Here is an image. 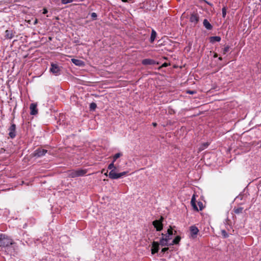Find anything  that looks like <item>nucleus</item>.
Segmentation results:
<instances>
[{
	"label": "nucleus",
	"mask_w": 261,
	"mask_h": 261,
	"mask_svg": "<svg viewBox=\"0 0 261 261\" xmlns=\"http://www.w3.org/2000/svg\"><path fill=\"white\" fill-rule=\"evenodd\" d=\"M181 238L179 236H176L173 240L172 243L170 245L178 244L180 242Z\"/></svg>",
	"instance_id": "obj_20"
},
{
	"label": "nucleus",
	"mask_w": 261,
	"mask_h": 261,
	"mask_svg": "<svg viewBox=\"0 0 261 261\" xmlns=\"http://www.w3.org/2000/svg\"><path fill=\"white\" fill-rule=\"evenodd\" d=\"M162 235L163 236L162 238H164L168 242L171 239V235L168 234H164L163 233H162Z\"/></svg>",
	"instance_id": "obj_23"
},
{
	"label": "nucleus",
	"mask_w": 261,
	"mask_h": 261,
	"mask_svg": "<svg viewBox=\"0 0 261 261\" xmlns=\"http://www.w3.org/2000/svg\"><path fill=\"white\" fill-rule=\"evenodd\" d=\"M152 125L154 126H156V123H155V122H153L152 123Z\"/></svg>",
	"instance_id": "obj_37"
},
{
	"label": "nucleus",
	"mask_w": 261,
	"mask_h": 261,
	"mask_svg": "<svg viewBox=\"0 0 261 261\" xmlns=\"http://www.w3.org/2000/svg\"><path fill=\"white\" fill-rule=\"evenodd\" d=\"M188 93H190L191 94H193L195 93V92L194 91H188Z\"/></svg>",
	"instance_id": "obj_35"
},
{
	"label": "nucleus",
	"mask_w": 261,
	"mask_h": 261,
	"mask_svg": "<svg viewBox=\"0 0 261 261\" xmlns=\"http://www.w3.org/2000/svg\"><path fill=\"white\" fill-rule=\"evenodd\" d=\"M122 155V154L121 153H117L114 155L113 158L115 160H117L118 158H119V157H120Z\"/></svg>",
	"instance_id": "obj_27"
},
{
	"label": "nucleus",
	"mask_w": 261,
	"mask_h": 261,
	"mask_svg": "<svg viewBox=\"0 0 261 261\" xmlns=\"http://www.w3.org/2000/svg\"><path fill=\"white\" fill-rule=\"evenodd\" d=\"M47 151L46 149L38 148L34 152L33 154L34 156L39 158L45 155Z\"/></svg>",
	"instance_id": "obj_8"
},
{
	"label": "nucleus",
	"mask_w": 261,
	"mask_h": 261,
	"mask_svg": "<svg viewBox=\"0 0 261 261\" xmlns=\"http://www.w3.org/2000/svg\"><path fill=\"white\" fill-rule=\"evenodd\" d=\"M167 66V64L166 63H164L163 65V66H164V67H166Z\"/></svg>",
	"instance_id": "obj_38"
},
{
	"label": "nucleus",
	"mask_w": 261,
	"mask_h": 261,
	"mask_svg": "<svg viewBox=\"0 0 261 261\" xmlns=\"http://www.w3.org/2000/svg\"><path fill=\"white\" fill-rule=\"evenodd\" d=\"M142 63L144 65H154L156 62L154 60L150 59H145L142 60Z\"/></svg>",
	"instance_id": "obj_12"
},
{
	"label": "nucleus",
	"mask_w": 261,
	"mask_h": 261,
	"mask_svg": "<svg viewBox=\"0 0 261 261\" xmlns=\"http://www.w3.org/2000/svg\"><path fill=\"white\" fill-rule=\"evenodd\" d=\"M209 145V144L208 143H204L203 144H202L200 147H199V150L200 151L201 150H203V149H204L205 148H206L208 145Z\"/></svg>",
	"instance_id": "obj_22"
},
{
	"label": "nucleus",
	"mask_w": 261,
	"mask_h": 261,
	"mask_svg": "<svg viewBox=\"0 0 261 261\" xmlns=\"http://www.w3.org/2000/svg\"><path fill=\"white\" fill-rule=\"evenodd\" d=\"M169 249L168 248H164L162 249V252H165L166 251H167Z\"/></svg>",
	"instance_id": "obj_33"
},
{
	"label": "nucleus",
	"mask_w": 261,
	"mask_h": 261,
	"mask_svg": "<svg viewBox=\"0 0 261 261\" xmlns=\"http://www.w3.org/2000/svg\"><path fill=\"white\" fill-rule=\"evenodd\" d=\"M229 49V47L228 46H225L224 48H223V53L224 54H225L228 51Z\"/></svg>",
	"instance_id": "obj_29"
},
{
	"label": "nucleus",
	"mask_w": 261,
	"mask_h": 261,
	"mask_svg": "<svg viewBox=\"0 0 261 261\" xmlns=\"http://www.w3.org/2000/svg\"><path fill=\"white\" fill-rule=\"evenodd\" d=\"M190 231L191 237L193 239L196 238L197 234H198V233L199 232V229H198V228L194 225L191 226L190 227Z\"/></svg>",
	"instance_id": "obj_9"
},
{
	"label": "nucleus",
	"mask_w": 261,
	"mask_h": 261,
	"mask_svg": "<svg viewBox=\"0 0 261 261\" xmlns=\"http://www.w3.org/2000/svg\"><path fill=\"white\" fill-rule=\"evenodd\" d=\"M71 61L75 65H77L79 66H83L84 65V62L80 60L72 59Z\"/></svg>",
	"instance_id": "obj_14"
},
{
	"label": "nucleus",
	"mask_w": 261,
	"mask_h": 261,
	"mask_svg": "<svg viewBox=\"0 0 261 261\" xmlns=\"http://www.w3.org/2000/svg\"><path fill=\"white\" fill-rule=\"evenodd\" d=\"M159 249V243L156 242H153L151 248V253L154 254L158 252Z\"/></svg>",
	"instance_id": "obj_10"
},
{
	"label": "nucleus",
	"mask_w": 261,
	"mask_h": 261,
	"mask_svg": "<svg viewBox=\"0 0 261 261\" xmlns=\"http://www.w3.org/2000/svg\"><path fill=\"white\" fill-rule=\"evenodd\" d=\"M219 59L220 60H222V58H221V57H219Z\"/></svg>",
	"instance_id": "obj_43"
},
{
	"label": "nucleus",
	"mask_w": 261,
	"mask_h": 261,
	"mask_svg": "<svg viewBox=\"0 0 261 261\" xmlns=\"http://www.w3.org/2000/svg\"><path fill=\"white\" fill-rule=\"evenodd\" d=\"M199 20V17L197 14H192L190 17V21L194 24H196Z\"/></svg>",
	"instance_id": "obj_13"
},
{
	"label": "nucleus",
	"mask_w": 261,
	"mask_h": 261,
	"mask_svg": "<svg viewBox=\"0 0 261 261\" xmlns=\"http://www.w3.org/2000/svg\"><path fill=\"white\" fill-rule=\"evenodd\" d=\"M108 169L111 170H114L115 171L116 170V167L114 165V164L113 163H111L109 166H108Z\"/></svg>",
	"instance_id": "obj_24"
},
{
	"label": "nucleus",
	"mask_w": 261,
	"mask_h": 261,
	"mask_svg": "<svg viewBox=\"0 0 261 261\" xmlns=\"http://www.w3.org/2000/svg\"><path fill=\"white\" fill-rule=\"evenodd\" d=\"M243 210V207H238V208H234L233 211L236 214H238L242 213Z\"/></svg>",
	"instance_id": "obj_21"
},
{
	"label": "nucleus",
	"mask_w": 261,
	"mask_h": 261,
	"mask_svg": "<svg viewBox=\"0 0 261 261\" xmlns=\"http://www.w3.org/2000/svg\"><path fill=\"white\" fill-rule=\"evenodd\" d=\"M87 172L86 169L72 170L69 171L68 174L69 177L74 178L84 176Z\"/></svg>",
	"instance_id": "obj_1"
},
{
	"label": "nucleus",
	"mask_w": 261,
	"mask_h": 261,
	"mask_svg": "<svg viewBox=\"0 0 261 261\" xmlns=\"http://www.w3.org/2000/svg\"><path fill=\"white\" fill-rule=\"evenodd\" d=\"M91 16V17H92V18L93 19H96V18H97V14L96 13H95V12L92 13Z\"/></svg>",
	"instance_id": "obj_31"
},
{
	"label": "nucleus",
	"mask_w": 261,
	"mask_h": 261,
	"mask_svg": "<svg viewBox=\"0 0 261 261\" xmlns=\"http://www.w3.org/2000/svg\"><path fill=\"white\" fill-rule=\"evenodd\" d=\"M191 205L193 208V209L196 211H201L203 208V203L202 202L199 201L198 202V205L199 208L197 206L196 204V198L195 195L194 194L192 197L191 201Z\"/></svg>",
	"instance_id": "obj_4"
},
{
	"label": "nucleus",
	"mask_w": 261,
	"mask_h": 261,
	"mask_svg": "<svg viewBox=\"0 0 261 261\" xmlns=\"http://www.w3.org/2000/svg\"><path fill=\"white\" fill-rule=\"evenodd\" d=\"M221 40V37L219 36H214L210 38V41L212 43L219 42Z\"/></svg>",
	"instance_id": "obj_17"
},
{
	"label": "nucleus",
	"mask_w": 261,
	"mask_h": 261,
	"mask_svg": "<svg viewBox=\"0 0 261 261\" xmlns=\"http://www.w3.org/2000/svg\"><path fill=\"white\" fill-rule=\"evenodd\" d=\"M172 233H173L172 228L170 226V228L167 230V234L172 236Z\"/></svg>",
	"instance_id": "obj_30"
},
{
	"label": "nucleus",
	"mask_w": 261,
	"mask_h": 261,
	"mask_svg": "<svg viewBox=\"0 0 261 261\" xmlns=\"http://www.w3.org/2000/svg\"><path fill=\"white\" fill-rule=\"evenodd\" d=\"M16 125L12 123L8 128L9 136L12 139L14 138L16 136Z\"/></svg>",
	"instance_id": "obj_7"
},
{
	"label": "nucleus",
	"mask_w": 261,
	"mask_h": 261,
	"mask_svg": "<svg viewBox=\"0 0 261 261\" xmlns=\"http://www.w3.org/2000/svg\"><path fill=\"white\" fill-rule=\"evenodd\" d=\"M73 0H61V3L63 4H67L70 3H72Z\"/></svg>",
	"instance_id": "obj_26"
},
{
	"label": "nucleus",
	"mask_w": 261,
	"mask_h": 261,
	"mask_svg": "<svg viewBox=\"0 0 261 261\" xmlns=\"http://www.w3.org/2000/svg\"><path fill=\"white\" fill-rule=\"evenodd\" d=\"M14 36L13 33L12 31L11 30H6L5 31V37L7 39H12Z\"/></svg>",
	"instance_id": "obj_15"
},
{
	"label": "nucleus",
	"mask_w": 261,
	"mask_h": 261,
	"mask_svg": "<svg viewBox=\"0 0 261 261\" xmlns=\"http://www.w3.org/2000/svg\"><path fill=\"white\" fill-rule=\"evenodd\" d=\"M31 115H35L38 113V110L37 109V104L31 103L30 105Z\"/></svg>",
	"instance_id": "obj_11"
},
{
	"label": "nucleus",
	"mask_w": 261,
	"mask_h": 261,
	"mask_svg": "<svg viewBox=\"0 0 261 261\" xmlns=\"http://www.w3.org/2000/svg\"><path fill=\"white\" fill-rule=\"evenodd\" d=\"M203 24L206 29H207L208 30L212 29V26L207 19H204Z\"/></svg>",
	"instance_id": "obj_16"
},
{
	"label": "nucleus",
	"mask_w": 261,
	"mask_h": 261,
	"mask_svg": "<svg viewBox=\"0 0 261 261\" xmlns=\"http://www.w3.org/2000/svg\"><path fill=\"white\" fill-rule=\"evenodd\" d=\"M168 241L164 238H162L160 241L159 245L160 244L162 246H166L168 245Z\"/></svg>",
	"instance_id": "obj_18"
},
{
	"label": "nucleus",
	"mask_w": 261,
	"mask_h": 261,
	"mask_svg": "<svg viewBox=\"0 0 261 261\" xmlns=\"http://www.w3.org/2000/svg\"><path fill=\"white\" fill-rule=\"evenodd\" d=\"M163 217H162L160 220H155L153 221L152 224L154 226V227L156 228V230L157 231H160L163 229V224H162V221H163Z\"/></svg>",
	"instance_id": "obj_6"
},
{
	"label": "nucleus",
	"mask_w": 261,
	"mask_h": 261,
	"mask_svg": "<svg viewBox=\"0 0 261 261\" xmlns=\"http://www.w3.org/2000/svg\"><path fill=\"white\" fill-rule=\"evenodd\" d=\"M217 57V54H215V55H214V57Z\"/></svg>",
	"instance_id": "obj_42"
},
{
	"label": "nucleus",
	"mask_w": 261,
	"mask_h": 261,
	"mask_svg": "<svg viewBox=\"0 0 261 261\" xmlns=\"http://www.w3.org/2000/svg\"><path fill=\"white\" fill-rule=\"evenodd\" d=\"M104 174H105V175H106V176H109V174H108V172H107L106 173H105Z\"/></svg>",
	"instance_id": "obj_39"
},
{
	"label": "nucleus",
	"mask_w": 261,
	"mask_h": 261,
	"mask_svg": "<svg viewBox=\"0 0 261 261\" xmlns=\"http://www.w3.org/2000/svg\"><path fill=\"white\" fill-rule=\"evenodd\" d=\"M104 172V169H103L102 171H101V173H103Z\"/></svg>",
	"instance_id": "obj_45"
},
{
	"label": "nucleus",
	"mask_w": 261,
	"mask_h": 261,
	"mask_svg": "<svg viewBox=\"0 0 261 261\" xmlns=\"http://www.w3.org/2000/svg\"><path fill=\"white\" fill-rule=\"evenodd\" d=\"M123 2L126 3L127 2V0H121Z\"/></svg>",
	"instance_id": "obj_40"
},
{
	"label": "nucleus",
	"mask_w": 261,
	"mask_h": 261,
	"mask_svg": "<svg viewBox=\"0 0 261 261\" xmlns=\"http://www.w3.org/2000/svg\"><path fill=\"white\" fill-rule=\"evenodd\" d=\"M222 234L224 235V236L225 237H227V233H226L225 230H222Z\"/></svg>",
	"instance_id": "obj_32"
},
{
	"label": "nucleus",
	"mask_w": 261,
	"mask_h": 261,
	"mask_svg": "<svg viewBox=\"0 0 261 261\" xmlns=\"http://www.w3.org/2000/svg\"><path fill=\"white\" fill-rule=\"evenodd\" d=\"M204 2L205 3H206L208 5H210V6H212L213 5L211 3H208V2L206 1H204Z\"/></svg>",
	"instance_id": "obj_36"
},
{
	"label": "nucleus",
	"mask_w": 261,
	"mask_h": 261,
	"mask_svg": "<svg viewBox=\"0 0 261 261\" xmlns=\"http://www.w3.org/2000/svg\"><path fill=\"white\" fill-rule=\"evenodd\" d=\"M43 14H46V13H47V12H48V11H47V10L46 8H44V9H43Z\"/></svg>",
	"instance_id": "obj_34"
},
{
	"label": "nucleus",
	"mask_w": 261,
	"mask_h": 261,
	"mask_svg": "<svg viewBox=\"0 0 261 261\" xmlns=\"http://www.w3.org/2000/svg\"><path fill=\"white\" fill-rule=\"evenodd\" d=\"M116 160H115L113 159V161L112 163H113V164H114V162L116 161Z\"/></svg>",
	"instance_id": "obj_41"
},
{
	"label": "nucleus",
	"mask_w": 261,
	"mask_h": 261,
	"mask_svg": "<svg viewBox=\"0 0 261 261\" xmlns=\"http://www.w3.org/2000/svg\"><path fill=\"white\" fill-rule=\"evenodd\" d=\"M50 71L55 75H58L60 74V68L57 64L51 63Z\"/></svg>",
	"instance_id": "obj_5"
},
{
	"label": "nucleus",
	"mask_w": 261,
	"mask_h": 261,
	"mask_svg": "<svg viewBox=\"0 0 261 261\" xmlns=\"http://www.w3.org/2000/svg\"><path fill=\"white\" fill-rule=\"evenodd\" d=\"M156 36V33L155 31L154 30H152V32H151V36H150V42L151 43L154 41Z\"/></svg>",
	"instance_id": "obj_19"
},
{
	"label": "nucleus",
	"mask_w": 261,
	"mask_h": 261,
	"mask_svg": "<svg viewBox=\"0 0 261 261\" xmlns=\"http://www.w3.org/2000/svg\"><path fill=\"white\" fill-rule=\"evenodd\" d=\"M104 172V169H103L102 171H101V173H103Z\"/></svg>",
	"instance_id": "obj_44"
},
{
	"label": "nucleus",
	"mask_w": 261,
	"mask_h": 261,
	"mask_svg": "<svg viewBox=\"0 0 261 261\" xmlns=\"http://www.w3.org/2000/svg\"><path fill=\"white\" fill-rule=\"evenodd\" d=\"M90 108L91 110H94L96 108V104L94 102L91 103Z\"/></svg>",
	"instance_id": "obj_28"
},
{
	"label": "nucleus",
	"mask_w": 261,
	"mask_h": 261,
	"mask_svg": "<svg viewBox=\"0 0 261 261\" xmlns=\"http://www.w3.org/2000/svg\"><path fill=\"white\" fill-rule=\"evenodd\" d=\"M14 243L12 239L4 234H0V246L6 247Z\"/></svg>",
	"instance_id": "obj_2"
},
{
	"label": "nucleus",
	"mask_w": 261,
	"mask_h": 261,
	"mask_svg": "<svg viewBox=\"0 0 261 261\" xmlns=\"http://www.w3.org/2000/svg\"><path fill=\"white\" fill-rule=\"evenodd\" d=\"M226 8L225 7H224L222 8V17L223 18L225 17L226 15Z\"/></svg>",
	"instance_id": "obj_25"
},
{
	"label": "nucleus",
	"mask_w": 261,
	"mask_h": 261,
	"mask_svg": "<svg viewBox=\"0 0 261 261\" xmlns=\"http://www.w3.org/2000/svg\"><path fill=\"white\" fill-rule=\"evenodd\" d=\"M127 173V172L126 171L117 173L114 170H112L109 173V177L111 179H116L126 175Z\"/></svg>",
	"instance_id": "obj_3"
}]
</instances>
